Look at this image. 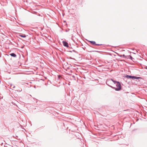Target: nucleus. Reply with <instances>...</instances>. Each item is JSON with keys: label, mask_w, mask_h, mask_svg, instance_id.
<instances>
[{"label": "nucleus", "mask_w": 147, "mask_h": 147, "mask_svg": "<svg viewBox=\"0 0 147 147\" xmlns=\"http://www.w3.org/2000/svg\"><path fill=\"white\" fill-rule=\"evenodd\" d=\"M116 86L117 88L113 87V88L115 89L116 91H119L121 89V86L120 83L119 82H117V83L116 84Z\"/></svg>", "instance_id": "obj_1"}, {"label": "nucleus", "mask_w": 147, "mask_h": 147, "mask_svg": "<svg viewBox=\"0 0 147 147\" xmlns=\"http://www.w3.org/2000/svg\"><path fill=\"white\" fill-rule=\"evenodd\" d=\"M112 80H113L112 79L107 80L106 81V83L107 85L113 88V87L111 85H112L113 84Z\"/></svg>", "instance_id": "obj_2"}, {"label": "nucleus", "mask_w": 147, "mask_h": 147, "mask_svg": "<svg viewBox=\"0 0 147 147\" xmlns=\"http://www.w3.org/2000/svg\"><path fill=\"white\" fill-rule=\"evenodd\" d=\"M62 42H63V45L64 47H69L68 44L67 42L64 41H63Z\"/></svg>", "instance_id": "obj_3"}, {"label": "nucleus", "mask_w": 147, "mask_h": 147, "mask_svg": "<svg viewBox=\"0 0 147 147\" xmlns=\"http://www.w3.org/2000/svg\"><path fill=\"white\" fill-rule=\"evenodd\" d=\"M125 77H126L128 79H133L134 76H131L126 75V76H125Z\"/></svg>", "instance_id": "obj_4"}, {"label": "nucleus", "mask_w": 147, "mask_h": 147, "mask_svg": "<svg viewBox=\"0 0 147 147\" xmlns=\"http://www.w3.org/2000/svg\"><path fill=\"white\" fill-rule=\"evenodd\" d=\"M19 35L22 38H25L26 37V36L25 34H19Z\"/></svg>", "instance_id": "obj_5"}, {"label": "nucleus", "mask_w": 147, "mask_h": 147, "mask_svg": "<svg viewBox=\"0 0 147 147\" xmlns=\"http://www.w3.org/2000/svg\"><path fill=\"white\" fill-rule=\"evenodd\" d=\"M10 55L12 57H16V55L14 53H12L10 54Z\"/></svg>", "instance_id": "obj_6"}, {"label": "nucleus", "mask_w": 147, "mask_h": 147, "mask_svg": "<svg viewBox=\"0 0 147 147\" xmlns=\"http://www.w3.org/2000/svg\"><path fill=\"white\" fill-rule=\"evenodd\" d=\"M89 42L91 43L92 45H95L96 43L95 41H90Z\"/></svg>", "instance_id": "obj_7"}, {"label": "nucleus", "mask_w": 147, "mask_h": 147, "mask_svg": "<svg viewBox=\"0 0 147 147\" xmlns=\"http://www.w3.org/2000/svg\"><path fill=\"white\" fill-rule=\"evenodd\" d=\"M117 54L120 57H125V55L124 54H123V55H120L118 54V53H117Z\"/></svg>", "instance_id": "obj_8"}, {"label": "nucleus", "mask_w": 147, "mask_h": 147, "mask_svg": "<svg viewBox=\"0 0 147 147\" xmlns=\"http://www.w3.org/2000/svg\"><path fill=\"white\" fill-rule=\"evenodd\" d=\"M72 51H73V52H75V53H77V54L78 53L76 51H75L74 50H73L72 51H69V52H72Z\"/></svg>", "instance_id": "obj_9"}, {"label": "nucleus", "mask_w": 147, "mask_h": 147, "mask_svg": "<svg viewBox=\"0 0 147 147\" xmlns=\"http://www.w3.org/2000/svg\"><path fill=\"white\" fill-rule=\"evenodd\" d=\"M140 78H141L140 77H136V76H134L133 79H139Z\"/></svg>", "instance_id": "obj_10"}, {"label": "nucleus", "mask_w": 147, "mask_h": 147, "mask_svg": "<svg viewBox=\"0 0 147 147\" xmlns=\"http://www.w3.org/2000/svg\"><path fill=\"white\" fill-rule=\"evenodd\" d=\"M112 83H114V84H115L116 83L117 84V82H119L113 80H112Z\"/></svg>", "instance_id": "obj_11"}, {"label": "nucleus", "mask_w": 147, "mask_h": 147, "mask_svg": "<svg viewBox=\"0 0 147 147\" xmlns=\"http://www.w3.org/2000/svg\"><path fill=\"white\" fill-rule=\"evenodd\" d=\"M129 55H126V56H125V58L127 59H128L129 58Z\"/></svg>", "instance_id": "obj_12"}, {"label": "nucleus", "mask_w": 147, "mask_h": 147, "mask_svg": "<svg viewBox=\"0 0 147 147\" xmlns=\"http://www.w3.org/2000/svg\"><path fill=\"white\" fill-rule=\"evenodd\" d=\"M130 59L133 61V59H134L131 57V56L129 55V58Z\"/></svg>", "instance_id": "obj_13"}, {"label": "nucleus", "mask_w": 147, "mask_h": 147, "mask_svg": "<svg viewBox=\"0 0 147 147\" xmlns=\"http://www.w3.org/2000/svg\"><path fill=\"white\" fill-rule=\"evenodd\" d=\"M102 45V44H96L95 45H96V46H100V45Z\"/></svg>", "instance_id": "obj_14"}, {"label": "nucleus", "mask_w": 147, "mask_h": 147, "mask_svg": "<svg viewBox=\"0 0 147 147\" xmlns=\"http://www.w3.org/2000/svg\"><path fill=\"white\" fill-rule=\"evenodd\" d=\"M58 79H60V78H61V76L59 75H58Z\"/></svg>", "instance_id": "obj_15"}, {"label": "nucleus", "mask_w": 147, "mask_h": 147, "mask_svg": "<svg viewBox=\"0 0 147 147\" xmlns=\"http://www.w3.org/2000/svg\"><path fill=\"white\" fill-rule=\"evenodd\" d=\"M72 77L73 78V79L75 80V76H72Z\"/></svg>", "instance_id": "obj_16"}, {"label": "nucleus", "mask_w": 147, "mask_h": 147, "mask_svg": "<svg viewBox=\"0 0 147 147\" xmlns=\"http://www.w3.org/2000/svg\"><path fill=\"white\" fill-rule=\"evenodd\" d=\"M145 69H147V66H146V67H145Z\"/></svg>", "instance_id": "obj_17"}, {"label": "nucleus", "mask_w": 147, "mask_h": 147, "mask_svg": "<svg viewBox=\"0 0 147 147\" xmlns=\"http://www.w3.org/2000/svg\"><path fill=\"white\" fill-rule=\"evenodd\" d=\"M15 87V86H13V88H14Z\"/></svg>", "instance_id": "obj_18"}]
</instances>
